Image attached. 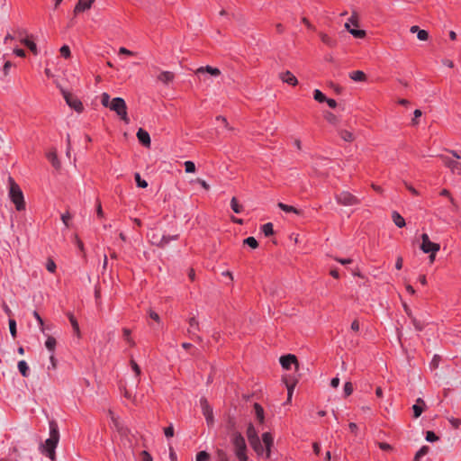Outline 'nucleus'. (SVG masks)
I'll return each instance as SVG.
<instances>
[{
    "instance_id": "f257e3e1",
    "label": "nucleus",
    "mask_w": 461,
    "mask_h": 461,
    "mask_svg": "<svg viewBox=\"0 0 461 461\" xmlns=\"http://www.w3.org/2000/svg\"><path fill=\"white\" fill-rule=\"evenodd\" d=\"M59 440V432L56 421H50V438L41 446V452L51 460L55 459V448Z\"/></svg>"
},
{
    "instance_id": "f03ea898",
    "label": "nucleus",
    "mask_w": 461,
    "mask_h": 461,
    "mask_svg": "<svg viewBox=\"0 0 461 461\" xmlns=\"http://www.w3.org/2000/svg\"><path fill=\"white\" fill-rule=\"evenodd\" d=\"M9 197L14 203L16 210L23 211L25 208L23 194L20 186L15 183L13 177H8Z\"/></svg>"
},
{
    "instance_id": "7ed1b4c3",
    "label": "nucleus",
    "mask_w": 461,
    "mask_h": 461,
    "mask_svg": "<svg viewBox=\"0 0 461 461\" xmlns=\"http://www.w3.org/2000/svg\"><path fill=\"white\" fill-rule=\"evenodd\" d=\"M248 440L253 450L258 454V456H262L264 454V448L261 443V440L258 435V432L253 426V424L249 423L246 432Z\"/></svg>"
},
{
    "instance_id": "20e7f679",
    "label": "nucleus",
    "mask_w": 461,
    "mask_h": 461,
    "mask_svg": "<svg viewBox=\"0 0 461 461\" xmlns=\"http://www.w3.org/2000/svg\"><path fill=\"white\" fill-rule=\"evenodd\" d=\"M232 444L235 448V454L240 461H248V456L246 454L247 446L245 442V438L243 436L236 432L232 436Z\"/></svg>"
},
{
    "instance_id": "39448f33",
    "label": "nucleus",
    "mask_w": 461,
    "mask_h": 461,
    "mask_svg": "<svg viewBox=\"0 0 461 461\" xmlns=\"http://www.w3.org/2000/svg\"><path fill=\"white\" fill-rule=\"evenodd\" d=\"M112 111L115 112L120 118L126 123L129 122V117L127 114V105L125 101L121 97H115L112 99L111 105L109 107Z\"/></svg>"
},
{
    "instance_id": "423d86ee",
    "label": "nucleus",
    "mask_w": 461,
    "mask_h": 461,
    "mask_svg": "<svg viewBox=\"0 0 461 461\" xmlns=\"http://www.w3.org/2000/svg\"><path fill=\"white\" fill-rule=\"evenodd\" d=\"M335 198L339 204L344 206H352L360 203V200L357 196L351 194L348 191H342L339 194H337Z\"/></svg>"
},
{
    "instance_id": "0eeeda50",
    "label": "nucleus",
    "mask_w": 461,
    "mask_h": 461,
    "mask_svg": "<svg viewBox=\"0 0 461 461\" xmlns=\"http://www.w3.org/2000/svg\"><path fill=\"white\" fill-rule=\"evenodd\" d=\"M420 249L426 254L437 253L440 249V246L438 243H434L429 240V235L423 233L421 235Z\"/></svg>"
},
{
    "instance_id": "6e6552de",
    "label": "nucleus",
    "mask_w": 461,
    "mask_h": 461,
    "mask_svg": "<svg viewBox=\"0 0 461 461\" xmlns=\"http://www.w3.org/2000/svg\"><path fill=\"white\" fill-rule=\"evenodd\" d=\"M61 92H62L64 99L66 100V103L68 104V105L70 108L74 109L75 111H77L78 113H81L83 111V109H84L83 104L77 97L74 96L72 94H70L69 92H67L64 89H62Z\"/></svg>"
},
{
    "instance_id": "1a4fd4ad",
    "label": "nucleus",
    "mask_w": 461,
    "mask_h": 461,
    "mask_svg": "<svg viewBox=\"0 0 461 461\" xmlns=\"http://www.w3.org/2000/svg\"><path fill=\"white\" fill-rule=\"evenodd\" d=\"M149 240L151 244L158 246V247H164L166 244H167L170 240H176L177 239V235L174 236H167V235H159L157 232H152L151 234H149Z\"/></svg>"
},
{
    "instance_id": "9d476101",
    "label": "nucleus",
    "mask_w": 461,
    "mask_h": 461,
    "mask_svg": "<svg viewBox=\"0 0 461 461\" xmlns=\"http://www.w3.org/2000/svg\"><path fill=\"white\" fill-rule=\"evenodd\" d=\"M264 454L261 456H265L267 459H269L271 456V447L274 446V438L270 432H265L262 434L261 440Z\"/></svg>"
},
{
    "instance_id": "9b49d317",
    "label": "nucleus",
    "mask_w": 461,
    "mask_h": 461,
    "mask_svg": "<svg viewBox=\"0 0 461 461\" xmlns=\"http://www.w3.org/2000/svg\"><path fill=\"white\" fill-rule=\"evenodd\" d=\"M264 454L261 456H265L267 459H269L271 456V447L274 446V438L270 432H265L262 434L261 440Z\"/></svg>"
},
{
    "instance_id": "f8f14e48",
    "label": "nucleus",
    "mask_w": 461,
    "mask_h": 461,
    "mask_svg": "<svg viewBox=\"0 0 461 461\" xmlns=\"http://www.w3.org/2000/svg\"><path fill=\"white\" fill-rule=\"evenodd\" d=\"M280 364L285 369H291L292 366H294L296 371L299 370V363L294 355L288 354L280 357Z\"/></svg>"
},
{
    "instance_id": "ddd939ff",
    "label": "nucleus",
    "mask_w": 461,
    "mask_h": 461,
    "mask_svg": "<svg viewBox=\"0 0 461 461\" xmlns=\"http://www.w3.org/2000/svg\"><path fill=\"white\" fill-rule=\"evenodd\" d=\"M115 426L117 428L118 432L120 435L124 438L125 442H123L124 445L128 444L129 447H131L132 446V438H134V435L131 432V430L123 426L122 424L116 422Z\"/></svg>"
},
{
    "instance_id": "4468645a",
    "label": "nucleus",
    "mask_w": 461,
    "mask_h": 461,
    "mask_svg": "<svg viewBox=\"0 0 461 461\" xmlns=\"http://www.w3.org/2000/svg\"><path fill=\"white\" fill-rule=\"evenodd\" d=\"M200 405L203 411V414L204 415L206 419V422L208 425L213 424V413H212V408L208 403L207 400L205 398H202L200 400Z\"/></svg>"
},
{
    "instance_id": "2eb2a0df",
    "label": "nucleus",
    "mask_w": 461,
    "mask_h": 461,
    "mask_svg": "<svg viewBox=\"0 0 461 461\" xmlns=\"http://www.w3.org/2000/svg\"><path fill=\"white\" fill-rule=\"evenodd\" d=\"M205 73H208L212 77H218L221 75L220 69H218L217 68H212L211 66L200 67L195 70V75H197L201 80L202 76H204ZM203 80L205 81L206 77H204Z\"/></svg>"
},
{
    "instance_id": "dca6fc26",
    "label": "nucleus",
    "mask_w": 461,
    "mask_h": 461,
    "mask_svg": "<svg viewBox=\"0 0 461 461\" xmlns=\"http://www.w3.org/2000/svg\"><path fill=\"white\" fill-rule=\"evenodd\" d=\"M442 161L444 164L451 169L453 173H456L458 175H461V163L457 162L456 160H453L447 157L440 156Z\"/></svg>"
},
{
    "instance_id": "f3484780",
    "label": "nucleus",
    "mask_w": 461,
    "mask_h": 461,
    "mask_svg": "<svg viewBox=\"0 0 461 461\" xmlns=\"http://www.w3.org/2000/svg\"><path fill=\"white\" fill-rule=\"evenodd\" d=\"M279 78L284 82L290 86H296L298 84L297 78L294 77V75L289 71L286 70L285 72H282L279 74Z\"/></svg>"
},
{
    "instance_id": "a211bd4d",
    "label": "nucleus",
    "mask_w": 461,
    "mask_h": 461,
    "mask_svg": "<svg viewBox=\"0 0 461 461\" xmlns=\"http://www.w3.org/2000/svg\"><path fill=\"white\" fill-rule=\"evenodd\" d=\"M137 138L139 141L145 147L150 146V137L147 131L143 129H139L137 131Z\"/></svg>"
},
{
    "instance_id": "6ab92c4d",
    "label": "nucleus",
    "mask_w": 461,
    "mask_h": 461,
    "mask_svg": "<svg viewBox=\"0 0 461 461\" xmlns=\"http://www.w3.org/2000/svg\"><path fill=\"white\" fill-rule=\"evenodd\" d=\"M94 2L95 0H78V3L75 7V13L90 9Z\"/></svg>"
},
{
    "instance_id": "aec40b11",
    "label": "nucleus",
    "mask_w": 461,
    "mask_h": 461,
    "mask_svg": "<svg viewBox=\"0 0 461 461\" xmlns=\"http://www.w3.org/2000/svg\"><path fill=\"white\" fill-rule=\"evenodd\" d=\"M424 406H425V402L421 398H418L416 400V403L412 406V410L414 412V418H419L421 415Z\"/></svg>"
},
{
    "instance_id": "412c9836",
    "label": "nucleus",
    "mask_w": 461,
    "mask_h": 461,
    "mask_svg": "<svg viewBox=\"0 0 461 461\" xmlns=\"http://www.w3.org/2000/svg\"><path fill=\"white\" fill-rule=\"evenodd\" d=\"M348 76L356 82H365L366 80V75L361 70L352 71Z\"/></svg>"
},
{
    "instance_id": "4be33fe9",
    "label": "nucleus",
    "mask_w": 461,
    "mask_h": 461,
    "mask_svg": "<svg viewBox=\"0 0 461 461\" xmlns=\"http://www.w3.org/2000/svg\"><path fill=\"white\" fill-rule=\"evenodd\" d=\"M47 158L55 168L59 169L60 167V162L55 149L49 151L47 153Z\"/></svg>"
},
{
    "instance_id": "5701e85b",
    "label": "nucleus",
    "mask_w": 461,
    "mask_h": 461,
    "mask_svg": "<svg viewBox=\"0 0 461 461\" xmlns=\"http://www.w3.org/2000/svg\"><path fill=\"white\" fill-rule=\"evenodd\" d=\"M285 384H286V387H287V402H290L291 400H292V396H293V393H294V387L297 384V380L296 379H293L291 381H288V379H285Z\"/></svg>"
},
{
    "instance_id": "b1692460",
    "label": "nucleus",
    "mask_w": 461,
    "mask_h": 461,
    "mask_svg": "<svg viewBox=\"0 0 461 461\" xmlns=\"http://www.w3.org/2000/svg\"><path fill=\"white\" fill-rule=\"evenodd\" d=\"M174 74L170 71H163L159 74V76L158 77V79L161 82H163L164 84H169L170 82H172L174 80Z\"/></svg>"
},
{
    "instance_id": "393cba45",
    "label": "nucleus",
    "mask_w": 461,
    "mask_h": 461,
    "mask_svg": "<svg viewBox=\"0 0 461 461\" xmlns=\"http://www.w3.org/2000/svg\"><path fill=\"white\" fill-rule=\"evenodd\" d=\"M392 219L394 224L399 228H402L406 224L403 217L396 211L392 212Z\"/></svg>"
},
{
    "instance_id": "a878e982",
    "label": "nucleus",
    "mask_w": 461,
    "mask_h": 461,
    "mask_svg": "<svg viewBox=\"0 0 461 461\" xmlns=\"http://www.w3.org/2000/svg\"><path fill=\"white\" fill-rule=\"evenodd\" d=\"M18 369L21 375L23 377H27L29 375V366L24 360H21L18 362Z\"/></svg>"
},
{
    "instance_id": "bb28decb",
    "label": "nucleus",
    "mask_w": 461,
    "mask_h": 461,
    "mask_svg": "<svg viewBox=\"0 0 461 461\" xmlns=\"http://www.w3.org/2000/svg\"><path fill=\"white\" fill-rule=\"evenodd\" d=\"M339 134L343 140L348 142H351L355 139L353 133L347 130L339 131Z\"/></svg>"
},
{
    "instance_id": "cd10ccee",
    "label": "nucleus",
    "mask_w": 461,
    "mask_h": 461,
    "mask_svg": "<svg viewBox=\"0 0 461 461\" xmlns=\"http://www.w3.org/2000/svg\"><path fill=\"white\" fill-rule=\"evenodd\" d=\"M21 42L24 44L33 54L36 55L38 53L37 46L33 41L28 39H22Z\"/></svg>"
},
{
    "instance_id": "c85d7f7f",
    "label": "nucleus",
    "mask_w": 461,
    "mask_h": 461,
    "mask_svg": "<svg viewBox=\"0 0 461 461\" xmlns=\"http://www.w3.org/2000/svg\"><path fill=\"white\" fill-rule=\"evenodd\" d=\"M68 316L69 321L73 327L74 332L79 337L80 330H79V325H78L77 321L76 320V318L74 317V315L72 313H68Z\"/></svg>"
},
{
    "instance_id": "c756f323",
    "label": "nucleus",
    "mask_w": 461,
    "mask_h": 461,
    "mask_svg": "<svg viewBox=\"0 0 461 461\" xmlns=\"http://www.w3.org/2000/svg\"><path fill=\"white\" fill-rule=\"evenodd\" d=\"M254 409H255L257 419L258 420V421L260 423H263L264 422V419H265L264 418V410H263V408L258 403H255L254 404Z\"/></svg>"
},
{
    "instance_id": "7c9ffc66",
    "label": "nucleus",
    "mask_w": 461,
    "mask_h": 461,
    "mask_svg": "<svg viewBox=\"0 0 461 461\" xmlns=\"http://www.w3.org/2000/svg\"><path fill=\"white\" fill-rule=\"evenodd\" d=\"M122 333H123L124 339L129 343V345L131 347H134L135 346V341L131 337V330H129L127 328H124V329H122Z\"/></svg>"
},
{
    "instance_id": "2f4dec72",
    "label": "nucleus",
    "mask_w": 461,
    "mask_h": 461,
    "mask_svg": "<svg viewBox=\"0 0 461 461\" xmlns=\"http://www.w3.org/2000/svg\"><path fill=\"white\" fill-rule=\"evenodd\" d=\"M56 344H57V341L56 339L51 337V336H48L46 341H45V347L51 352H53L55 350V348H56Z\"/></svg>"
},
{
    "instance_id": "473e14b6",
    "label": "nucleus",
    "mask_w": 461,
    "mask_h": 461,
    "mask_svg": "<svg viewBox=\"0 0 461 461\" xmlns=\"http://www.w3.org/2000/svg\"><path fill=\"white\" fill-rule=\"evenodd\" d=\"M189 326L190 328L187 330L189 334H193L194 330H199V322L194 317L189 319Z\"/></svg>"
},
{
    "instance_id": "72a5a7b5",
    "label": "nucleus",
    "mask_w": 461,
    "mask_h": 461,
    "mask_svg": "<svg viewBox=\"0 0 461 461\" xmlns=\"http://www.w3.org/2000/svg\"><path fill=\"white\" fill-rule=\"evenodd\" d=\"M320 37H321V41L330 46V47H333L335 45V41L333 39H331L329 35H327L326 33H323V32H321L320 33Z\"/></svg>"
},
{
    "instance_id": "f704fd0d",
    "label": "nucleus",
    "mask_w": 461,
    "mask_h": 461,
    "mask_svg": "<svg viewBox=\"0 0 461 461\" xmlns=\"http://www.w3.org/2000/svg\"><path fill=\"white\" fill-rule=\"evenodd\" d=\"M278 207L283 210L284 212H294V213H297L299 214L300 213V211L297 210L295 207L294 206H291V205H287V204H285L283 203H278Z\"/></svg>"
},
{
    "instance_id": "c9c22d12",
    "label": "nucleus",
    "mask_w": 461,
    "mask_h": 461,
    "mask_svg": "<svg viewBox=\"0 0 461 461\" xmlns=\"http://www.w3.org/2000/svg\"><path fill=\"white\" fill-rule=\"evenodd\" d=\"M429 447L428 446H423L416 453L413 461H420V459L428 454Z\"/></svg>"
},
{
    "instance_id": "e433bc0d",
    "label": "nucleus",
    "mask_w": 461,
    "mask_h": 461,
    "mask_svg": "<svg viewBox=\"0 0 461 461\" xmlns=\"http://www.w3.org/2000/svg\"><path fill=\"white\" fill-rule=\"evenodd\" d=\"M230 207L236 213H240L242 211V206L239 204L236 197H232L230 200Z\"/></svg>"
},
{
    "instance_id": "4c0bfd02",
    "label": "nucleus",
    "mask_w": 461,
    "mask_h": 461,
    "mask_svg": "<svg viewBox=\"0 0 461 461\" xmlns=\"http://www.w3.org/2000/svg\"><path fill=\"white\" fill-rule=\"evenodd\" d=\"M243 243L249 246L252 249H257L258 247V243L254 237H249L243 240Z\"/></svg>"
},
{
    "instance_id": "58836bf2",
    "label": "nucleus",
    "mask_w": 461,
    "mask_h": 461,
    "mask_svg": "<svg viewBox=\"0 0 461 461\" xmlns=\"http://www.w3.org/2000/svg\"><path fill=\"white\" fill-rule=\"evenodd\" d=\"M262 231L266 236H270L274 233L273 224L271 222L266 223L262 226Z\"/></svg>"
},
{
    "instance_id": "ea45409f",
    "label": "nucleus",
    "mask_w": 461,
    "mask_h": 461,
    "mask_svg": "<svg viewBox=\"0 0 461 461\" xmlns=\"http://www.w3.org/2000/svg\"><path fill=\"white\" fill-rule=\"evenodd\" d=\"M9 330L12 337L16 338L17 330H16V321L14 319H9Z\"/></svg>"
},
{
    "instance_id": "a19ab883",
    "label": "nucleus",
    "mask_w": 461,
    "mask_h": 461,
    "mask_svg": "<svg viewBox=\"0 0 461 461\" xmlns=\"http://www.w3.org/2000/svg\"><path fill=\"white\" fill-rule=\"evenodd\" d=\"M111 101L110 95L107 93H103L101 95V103L104 107H110Z\"/></svg>"
},
{
    "instance_id": "79ce46f5",
    "label": "nucleus",
    "mask_w": 461,
    "mask_h": 461,
    "mask_svg": "<svg viewBox=\"0 0 461 461\" xmlns=\"http://www.w3.org/2000/svg\"><path fill=\"white\" fill-rule=\"evenodd\" d=\"M134 177H135V181H136V183H137V185H138L139 187L146 188V187L148 186V183H147V181H145V180L141 179V177H140V174H139V173H136V174H135V176H134Z\"/></svg>"
},
{
    "instance_id": "37998d69",
    "label": "nucleus",
    "mask_w": 461,
    "mask_h": 461,
    "mask_svg": "<svg viewBox=\"0 0 461 461\" xmlns=\"http://www.w3.org/2000/svg\"><path fill=\"white\" fill-rule=\"evenodd\" d=\"M313 97L316 101L322 103L326 101L325 95L318 89L314 90Z\"/></svg>"
},
{
    "instance_id": "c03bdc74",
    "label": "nucleus",
    "mask_w": 461,
    "mask_h": 461,
    "mask_svg": "<svg viewBox=\"0 0 461 461\" xmlns=\"http://www.w3.org/2000/svg\"><path fill=\"white\" fill-rule=\"evenodd\" d=\"M210 458V455L206 451H200L196 455V461H207Z\"/></svg>"
},
{
    "instance_id": "a18cd8bd",
    "label": "nucleus",
    "mask_w": 461,
    "mask_h": 461,
    "mask_svg": "<svg viewBox=\"0 0 461 461\" xmlns=\"http://www.w3.org/2000/svg\"><path fill=\"white\" fill-rule=\"evenodd\" d=\"M349 32L356 38L362 39L366 36V32L363 30H349Z\"/></svg>"
},
{
    "instance_id": "49530a36",
    "label": "nucleus",
    "mask_w": 461,
    "mask_h": 461,
    "mask_svg": "<svg viewBox=\"0 0 461 461\" xmlns=\"http://www.w3.org/2000/svg\"><path fill=\"white\" fill-rule=\"evenodd\" d=\"M59 51H60L61 56L64 57L65 59H68L71 55L70 49L68 45L62 46L60 48Z\"/></svg>"
},
{
    "instance_id": "de8ad7c7",
    "label": "nucleus",
    "mask_w": 461,
    "mask_h": 461,
    "mask_svg": "<svg viewBox=\"0 0 461 461\" xmlns=\"http://www.w3.org/2000/svg\"><path fill=\"white\" fill-rule=\"evenodd\" d=\"M185 169L187 173H194L195 171V165L192 161H185Z\"/></svg>"
},
{
    "instance_id": "09e8293b",
    "label": "nucleus",
    "mask_w": 461,
    "mask_h": 461,
    "mask_svg": "<svg viewBox=\"0 0 461 461\" xmlns=\"http://www.w3.org/2000/svg\"><path fill=\"white\" fill-rule=\"evenodd\" d=\"M417 38L420 41H427L429 39V33L427 31L420 29L417 33Z\"/></svg>"
},
{
    "instance_id": "8fccbe9b",
    "label": "nucleus",
    "mask_w": 461,
    "mask_h": 461,
    "mask_svg": "<svg viewBox=\"0 0 461 461\" xmlns=\"http://www.w3.org/2000/svg\"><path fill=\"white\" fill-rule=\"evenodd\" d=\"M438 439V437L433 431H427L426 440L429 442H435Z\"/></svg>"
},
{
    "instance_id": "3c124183",
    "label": "nucleus",
    "mask_w": 461,
    "mask_h": 461,
    "mask_svg": "<svg viewBox=\"0 0 461 461\" xmlns=\"http://www.w3.org/2000/svg\"><path fill=\"white\" fill-rule=\"evenodd\" d=\"M413 114H414V117H413V119L411 121V124L412 125H417L419 123L418 119L422 115V112L420 110H419V109H416L414 111Z\"/></svg>"
},
{
    "instance_id": "603ef678",
    "label": "nucleus",
    "mask_w": 461,
    "mask_h": 461,
    "mask_svg": "<svg viewBox=\"0 0 461 461\" xmlns=\"http://www.w3.org/2000/svg\"><path fill=\"white\" fill-rule=\"evenodd\" d=\"M353 392V385L350 382H347L345 384H344V393H345V395L346 396H348L352 393Z\"/></svg>"
},
{
    "instance_id": "864d4df0",
    "label": "nucleus",
    "mask_w": 461,
    "mask_h": 461,
    "mask_svg": "<svg viewBox=\"0 0 461 461\" xmlns=\"http://www.w3.org/2000/svg\"><path fill=\"white\" fill-rule=\"evenodd\" d=\"M131 368L134 371L135 375L137 376L140 375V373H141L140 368L139 365L133 359H131Z\"/></svg>"
},
{
    "instance_id": "5fc2aeb1",
    "label": "nucleus",
    "mask_w": 461,
    "mask_h": 461,
    "mask_svg": "<svg viewBox=\"0 0 461 461\" xmlns=\"http://www.w3.org/2000/svg\"><path fill=\"white\" fill-rule=\"evenodd\" d=\"M46 268L48 271L53 273L56 270V264L52 259H49L46 264Z\"/></svg>"
},
{
    "instance_id": "6e6d98bb",
    "label": "nucleus",
    "mask_w": 461,
    "mask_h": 461,
    "mask_svg": "<svg viewBox=\"0 0 461 461\" xmlns=\"http://www.w3.org/2000/svg\"><path fill=\"white\" fill-rule=\"evenodd\" d=\"M217 456L219 461H229L227 454L223 450H218Z\"/></svg>"
},
{
    "instance_id": "4d7b16f0",
    "label": "nucleus",
    "mask_w": 461,
    "mask_h": 461,
    "mask_svg": "<svg viewBox=\"0 0 461 461\" xmlns=\"http://www.w3.org/2000/svg\"><path fill=\"white\" fill-rule=\"evenodd\" d=\"M448 421L451 423V425L457 429L461 425V420L456 419V418H448Z\"/></svg>"
},
{
    "instance_id": "13d9d810",
    "label": "nucleus",
    "mask_w": 461,
    "mask_h": 461,
    "mask_svg": "<svg viewBox=\"0 0 461 461\" xmlns=\"http://www.w3.org/2000/svg\"><path fill=\"white\" fill-rule=\"evenodd\" d=\"M440 194H441V195H443V196L449 197L451 203H452L455 207L456 206V203H455V200H454V198H453V197H451L450 193H449V191H448V190H447V189H443V190L440 192Z\"/></svg>"
},
{
    "instance_id": "bf43d9fd",
    "label": "nucleus",
    "mask_w": 461,
    "mask_h": 461,
    "mask_svg": "<svg viewBox=\"0 0 461 461\" xmlns=\"http://www.w3.org/2000/svg\"><path fill=\"white\" fill-rule=\"evenodd\" d=\"M141 461H153L151 456L147 451H142L140 453Z\"/></svg>"
},
{
    "instance_id": "052dcab7",
    "label": "nucleus",
    "mask_w": 461,
    "mask_h": 461,
    "mask_svg": "<svg viewBox=\"0 0 461 461\" xmlns=\"http://www.w3.org/2000/svg\"><path fill=\"white\" fill-rule=\"evenodd\" d=\"M325 118L330 123H336L337 122V117L331 113H327Z\"/></svg>"
},
{
    "instance_id": "680f3d73",
    "label": "nucleus",
    "mask_w": 461,
    "mask_h": 461,
    "mask_svg": "<svg viewBox=\"0 0 461 461\" xmlns=\"http://www.w3.org/2000/svg\"><path fill=\"white\" fill-rule=\"evenodd\" d=\"M164 432H165V436L167 438H171L174 436V429H173V426L170 425L168 427H167L165 429H164Z\"/></svg>"
},
{
    "instance_id": "e2e57ef3",
    "label": "nucleus",
    "mask_w": 461,
    "mask_h": 461,
    "mask_svg": "<svg viewBox=\"0 0 461 461\" xmlns=\"http://www.w3.org/2000/svg\"><path fill=\"white\" fill-rule=\"evenodd\" d=\"M149 315L151 319H153L155 321L157 322H159L160 321V318L158 316V314L157 312H155L154 311H152L151 309L149 310Z\"/></svg>"
},
{
    "instance_id": "0e129e2a",
    "label": "nucleus",
    "mask_w": 461,
    "mask_h": 461,
    "mask_svg": "<svg viewBox=\"0 0 461 461\" xmlns=\"http://www.w3.org/2000/svg\"><path fill=\"white\" fill-rule=\"evenodd\" d=\"M404 185L406 186V188L414 195H418L419 194V192L410 184H408L407 182H404Z\"/></svg>"
},
{
    "instance_id": "69168bd1",
    "label": "nucleus",
    "mask_w": 461,
    "mask_h": 461,
    "mask_svg": "<svg viewBox=\"0 0 461 461\" xmlns=\"http://www.w3.org/2000/svg\"><path fill=\"white\" fill-rule=\"evenodd\" d=\"M379 447L382 449V450H385V451H388V450H392L393 447L391 445H389L388 443H384V442H381L379 443Z\"/></svg>"
},
{
    "instance_id": "338daca9",
    "label": "nucleus",
    "mask_w": 461,
    "mask_h": 461,
    "mask_svg": "<svg viewBox=\"0 0 461 461\" xmlns=\"http://www.w3.org/2000/svg\"><path fill=\"white\" fill-rule=\"evenodd\" d=\"M348 23H349L350 24H353L355 26H358L357 14H353L352 16L348 19Z\"/></svg>"
},
{
    "instance_id": "774afa93",
    "label": "nucleus",
    "mask_w": 461,
    "mask_h": 461,
    "mask_svg": "<svg viewBox=\"0 0 461 461\" xmlns=\"http://www.w3.org/2000/svg\"><path fill=\"white\" fill-rule=\"evenodd\" d=\"M119 54H124V55H128V56H132L133 52L129 50L128 49H126L124 47H121L119 49Z\"/></svg>"
}]
</instances>
